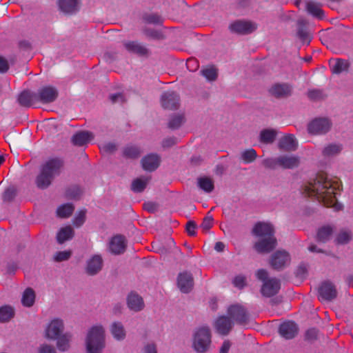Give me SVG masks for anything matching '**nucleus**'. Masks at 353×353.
Wrapping results in <instances>:
<instances>
[{
    "label": "nucleus",
    "mask_w": 353,
    "mask_h": 353,
    "mask_svg": "<svg viewBox=\"0 0 353 353\" xmlns=\"http://www.w3.org/2000/svg\"><path fill=\"white\" fill-rule=\"evenodd\" d=\"M341 190V182L329 179L326 172L320 171L313 181L303 187L302 194L316 199L325 207L340 211L343 210V205L338 202L336 196Z\"/></svg>",
    "instance_id": "nucleus-1"
},
{
    "label": "nucleus",
    "mask_w": 353,
    "mask_h": 353,
    "mask_svg": "<svg viewBox=\"0 0 353 353\" xmlns=\"http://www.w3.org/2000/svg\"><path fill=\"white\" fill-rule=\"evenodd\" d=\"M252 235L259 239L254 244V250L259 254H268L277 246L274 225L268 222L259 221L255 223L252 230Z\"/></svg>",
    "instance_id": "nucleus-2"
},
{
    "label": "nucleus",
    "mask_w": 353,
    "mask_h": 353,
    "mask_svg": "<svg viewBox=\"0 0 353 353\" xmlns=\"http://www.w3.org/2000/svg\"><path fill=\"white\" fill-rule=\"evenodd\" d=\"M64 166V161L59 157L52 158L43 165L40 174L37 176L36 183L41 189L47 188L56 175L61 173Z\"/></svg>",
    "instance_id": "nucleus-3"
},
{
    "label": "nucleus",
    "mask_w": 353,
    "mask_h": 353,
    "mask_svg": "<svg viewBox=\"0 0 353 353\" xmlns=\"http://www.w3.org/2000/svg\"><path fill=\"white\" fill-rule=\"evenodd\" d=\"M105 346V330L102 326H93L85 340L87 353H102Z\"/></svg>",
    "instance_id": "nucleus-4"
},
{
    "label": "nucleus",
    "mask_w": 353,
    "mask_h": 353,
    "mask_svg": "<svg viewBox=\"0 0 353 353\" xmlns=\"http://www.w3.org/2000/svg\"><path fill=\"white\" fill-rule=\"evenodd\" d=\"M211 331L208 327H199L194 334L193 347L198 353H205L211 344Z\"/></svg>",
    "instance_id": "nucleus-5"
},
{
    "label": "nucleus",
    "mask_w": 353,
    "mask_h": 353,
    "mask_svg": "<svg viewBox=\"0 0 353 353\" xmlns=\"http://www.w3.org/2000/svg\"><path fill=\"white\" fill-rule=\"evenodd\" d=\"M290 261L291 257L289 252L285 250H279L270 256L269 264L273 270L280 271L290 265Z\"/></svg>",
    "instance_id": "nucleus-6"
},
{
    "label": "nucleus",
    "mask_w": 353,
    "mask_h": 353,
    "mask_svg": "<svg viewBox=\"0 0 353 353\" xmlns=\"http://www.w3.org/2000/svg\"><path fill=\"white\" fill-rule=\"evenodd\" d=\"M332 125L331 120L327 118H316L308 124L307 130L312 134H323L330 131Z\"/></svg>",
    "instance_id": "nucleus-7"
},
{
    "label": "nucleus",
    "mask_w": 353,
    "mask_h": 353,
    "mask_svg": "<svg viewBox=\"0 0 353 353\" xmlns=\"http://www.w3.org/2000/svg\"><path fill=\"white\" fill-rule=\"evenodd\" d=\"M228 314L231 320L239 325H246L250 320L246 309L239 304L230 305L228 309Z\"/></svg>",
    "instance_id": "nucleus-8"
},
{
    "label": "nucleus",
    "mask_w": 353,
    "mask_h": 353,
    "mask_svg": "<svg viewBox=\"0 0 353 353\" xmlns=\"http://www.w3.org/2000/svg\"><path fill=\"white\" fill-rule=\"evenodd\" d=\"M319 300L332 301L337 296V290L335 285L329 280L323 281L319 288Z\"/></svg>",
    "instance_id": "nucleus-9"
},
{
    "label": "nucleus",
    "mask_w": 353,
    "mask_h": 353,
    "mask_svg": "<svg viewBox=\"0 0 353 353\" xmlns=\"http://www.w3.org/2000/svg\"><path fill=\"white\" fill-rule=\"evenodd\" d=\"M232 32L237 34H249L256 30V23L246 20H236L230 25Z\"/></svg>",
    "instance_id": "nucleus-10"
},
{
    "label": "nucleus",
    "mask_w": 353,
    "mask_h": 353,
    "mask_svg": "<svg viewBox=\"0 0 353 353\" xmlns=\"http://www.w3.org/2000/svg\"><path fill=\"white\" fill-rule=\"evenodd\" d=\"M292 92V86L287 83H276L269 89V93L276 99L288 98Z\"/></svg>",
    "instance_id": "nucleus-11"
},
{
    "label": "nucleus",
    "mask_w": 353,
    "mask_h": 353,
    "mask_svg": "<svg viewBox=\"0 0 353 353\" xmlns=\"http://www.w3.org/2000/svg\"><path fill=\"white\" fill-rule=\"evenodd\" d=\"M161 105L164 109L171 110H177L179 108V96L174 92H167L161 96Z\"/></svg>",
    "instance_id": "nucleus-12"
},
{
    "label": "nucleus",
    "mask_w": 353,
    "mask_h": 353,
    "mask_svg": "<svg viewBox=\"0 0 353 353\" xmlns=\"http://www.w3.org/2000/svg\"><path fill=\"white\" fill-rule=\"evenodd\" d=\"M280 288V281L276 278H271L263 283L261 292L264 296L272 297L279 292Z\"/></svg>",
    "instance_id": "nucleus-13"
},
{
    "label": "nucleus",
    "mask_w": 353,
    "mask_h": 353,
    "mask_svg": "<svg viewBox=\"0 0 353 353\" xmlns=\"http://www.w3.org/2000/svg\"><path fill=\"white\" fill-rule=\"evenodd\" d=\"M233 326V321L227 316H219L214 323L216 331L223 336L228 335L232 330Z\"/></svg>",
    "instance_id": "nucleus-14"
},
{
    "label": "nucleus",
    "mask_w": 353,
    "mask_h": 353,
    "mask_svg": "<svg viewBox=\"0 0 353 353\" xmlns=\"http://www.w3.org/2000/svg\"><path fill=\"white\" fill-rule=\"evenodd\" d=\"M177 285L182 292L189 293L194 286L192 274L188 272L180 273L177 278Z\"/></svg>",
    "instance_id": "nucleus-15"
},
{
    "label": "nucleus",
    "mask_w": 353,
    "mask_h": 353,
    "mask_svg": "<svg viewBox=\"0 0 353 353\" xmlns=\"http://www.w3.org/2000/svg\"><path fill=\"white\" fill-rule=\"evenodd\" d=\"M127 248L125 237L121 234L114 236L110 242V250L114 254H123Z\"/></svg>",
    "instance_id": "nucleus-16"
},
{
    "label": "nucleus",
    "mask_w": 353,
    "mask_h": 353,
    "mask_svg": "<svg viewBox=\"0 0 353 353\" xmlns=\"http://www.w3.org/2000/svg\"><path fill=\"white\" fill-rule=\"evenodd\" d=\"M38 101L43 103H49L54 101L58 97V91L52 86H46L41 88L38 94Z\"/></svg>",
    "instance_id": "nucleus-17"
},
{
    "label": "nucleus",
    "mask_w": 353,
    "mask_h": 353,
    "mask_svg": "<svg viewBox=\"0 0 353 353\" xmlns=\"http://www.w3.org/2000/svg\"><path fill=\"white\" fill-rule=\"evenodd\" d=\"M161 163V157L157 154H150L141 160L142 168L144 170L153 172L156 170Z\"/></svg>",
    "instance_id": "nucleus-18"
},
{
    "label": "nucleus",
    "mask_w": 353,
    "mask_h": 353,
    "mask_svg": "<svg viewBox=\"0 0 353 353\" xmlns=\"http://www.w3.org/2000/svg\"><path fill=\"white\" fill-rule=\"evenodd\" d=\"M298 143L292 134L281 137L278 143V148L281 151L292 152L297 149Z\"/></svg>",
    "instance_id": "nucleus-19"
},
{
    "label": "nucleus",
    "mask_w": 353,
    "mask_h": 353,
    "mask_svg": "<svg viewBox=\"0 0 353 353\" xmlns=\"http://www.w3.org/2000/svg\"><path fill=\"white\" fill-rule=\"evenodd\" d=\"M127 305L134 312H139L145 307L143 298L137 292L132 291L127 297Z\"/></svg>",
    "instance_id": "nucleus-20"
},
{
    "label": "nucleus",
    "mask_w": 353,
    "mask_h": 353,
    "mask_svg": "<svg viewBox=\"0 0 353 353\" xmlns=\"http://www.w3.org/2000/svg\"><path fill=\"white\" fill-rule=\"evenodd\" d=\"M279 332L283 338L286 339H291L294 338L297 334L298 327L294 323L287 321L281 324Z\"/></svg>",
    "instance_id": "nucleus-21"
},
{
    "label": "nucleus",
    "mask_w": 353,
    "mask_h": 353,
    "mask_svg": "<svg viewBox=\"0 0 353 353\" xmlns=\"http://www.w3.org/2000/svg\"><path fill=\"white\" fill-rule=\"evenodd\" d=\"M20 105L25 108H30L38 101V96L37 93H34L30 90H23L20 93L17 99Z\"/></svg>",
    "instance_id": "nucleus-22"
},
{
    "label": "nucleus",
    "mask_w": 353,
    "mask_h": 353,
    "mask_svg": "<svg viewBox=\"0 0 353 353\" xmlns=\"http://www.w3.org/2000/svg\"><path fill=\"white\" fill-rule=\"evenodd\" d=\"M63 323L61 320H53L46 330V337L55 339L61 335L63 331Z\"/></svg>",
    "instance_id": "nucleus-23"
},
{
    "label": "nucleus",
    "mask_w": 353,
    "mask_h": 353,
    "mask_svg": "<svg viewBox=\"0 0 353 353\" xmlns=\"http://www.w3.org/2000/svg\"><path fill=\"white\" fill-rule=\"evenodd\" d=\"M59 8L61 11L67 14H73L79 10V0H59Z\"/></svg>",
    "instance_id": "nucleus-24"
},
{
    "label": "nucleus",
    "mask_w": 353,
    "mask_h": 353,
    "mask_svg": "<svg viewBox=\"0 0 353 353\" xmlns=\"http://www.w3.org/2000/svg\"><path fill=\"white\" fill-rule=\"evenodd\" d=\"M103 259L99 254L94 255L88 262L86 272L89 275H95L99 272L103 267Z\"/></svg>",
    "instance_id": "nucleus-25"
},
{
    "label": "nucleus",
    "mask_w": 353,
    "mask_h": 353,
    "mask_svg": "<svg viewBox=\"0 0 353 353\" xmlns=\"http://www.w3.org/2000/svg\"><path fill=\"white\" fill-rule=\"evenodd\" d=\"M307 21L305 19H299L297 21V37L303 43L309 44L312 40V37L307 31Z\"/></svg>",
    "instance_id": "nucleus-26"
},
{
    "label": "nucleus",
    "mask_w": 353,
    "mask_h": 353,
    "mask_svg": "<svg viewBox=\"0 0 353 353\" xmlns=\"http://www.w3.org/2000/svg\"><path fill=\"white\" fill-rule=\"evenodd\" d=\"M279 166L283 169H293L299 166L300 159L296 156L279 157Z\"/></svg>",
    "instance_id": "nucleus-27"
},
{
    "label": "nucleus",
    "mask_w": 353,
    "mask_h": 353,
    "mask_svg": "<svg viewBox=\"0 0 353 353\" xmlns=\"http://www.w3.org/2000/svg\"><path fill=\"white\" fill-rule=\"evenodd\" d=\"M93 134L88 131H81L76 133L72 139V141L74 145L78 146H82L88 143L92 139H93Z\"/></svg>",
    "instance_id": "nucleus-28"
},
{
    "label": "nucleus",
    "mask_w": 353,
    "mask_h": 353,
    "mask_svg": "<svg viewBox=\"0 0 353 353\" xmlns=\"http://www.w3.org/2000/svg\"><path fill=\"white\" fill-rule=\"evenodd\" d=\"M124 46L130 52L136 54L140 57H147L149 55L148 49L135 41L125 43Z\"/></svg>",
    "instance_id": "nucleus-29"
},
{
    "label": "nucleus",
    "mask_w": 353,
    "mask_h": 353,
    "mask_svg": "<svg viewBox=\"0 0 353 353\" xmlns=\"http://www.w3.org/2000/svg\"><path fill=\"white\" fill-rule=\"evenodd\" d=\"M83 190L79 185L73 184L65 188V196L70 200L79 201L83 195Z\"/></svg>",
    "instance_id": "nucleus-30"
},
{
    "label": "nucleus",
    "mask_w": 353,
    "mask_h": 353,
    "mask_svg": "<svg viewBox=\"0 0 353 353\" xmlns=\"http://www.w3.org/2000/svg\"><path fill=\"white\" fill-rule=\"evenodd\" d=\"M332 72L335 74H340L348 70L350 63L347 60L342 59H331L329 61Z\"/></svg>",
    "instance_id": "nucleus-31"
},
{
    "label": "nucleus",
    "mask_w": 353,
    "mask_h": 353,
    "mask_svg": "<svg viewBox=\"0 0 353 353\" xmlns=\"http://www.w3.org/2000/svg\"><path fill=\"white\" fill-rule=\"evenodd\" d=\"M334 228L330 225H323L319 228L316 240L318 242L325 243L329 241L333 234Z\"/></svg>",
    "instance_id": "nucleus-32"
},
{
    "label": "nucleus",
    "mask_w": 353,
    "mask_h": 353,
    "mask_svg": "<svg viewBox=\"0 0 353 353\" xmlns=\"http://www.w3.org/2000/svg\"><path fill=\"white\" fill-rule=\"evenodd\" d=\"M74 235V230L70 225L61 228L57 235V240L59 244L72 239Z\"/></svg>",
    "instance_id": "nucleus-33"
},
{
    "label": "nucleus",
    "mask_w": 353,
    "mask_h": 353,
    "mask_svg": "<svg viewBox=\"0 0 353 353\" xmlns=\"http://www.w3.org/2000/svg\"><path fill=\"white\" fill-rule=\"evenodd\" d=\"M110 331L113 336L118 341H122L126 336L125 330L121 322H114L111 325Z\"/></svg>",
    "instance_id": "nucleus-34"
},
{
    "label": "nucleus",
    "mask_w": 353,
    "mask_h": 353,
    "mask_svg": "<svg viewBox=\"0 0 353 353\" xmlns=\"http://www.w3.org/2000/svg\"><path fill=\"white\" fill-rule=\"evenodd\" d=\"M307 11L319 19H323L324 17V11L321 9V5L313 1H308L306 6Z\"/></svg>",
    "instance_id": "nucleus-35"
},
{
    "label": "nucleus",
    "mask_w": 353,
    "mask_h": 353,
    "mask_svg": "<svg viewBox=\"0 0 353 353\" xmlns=\"http://www.w3.org/2000/svg\"><path fill=\"white\" fill-rule=\"evenodd\" d=\"M277 135V132L274 129H264L260 133V141L263 143H272Z\"/></svg>",
    "instance_id": "nucleus-36"
},
{
    "label": "nucleus",
    "mask_w": 353,
    "mask_h": 353,
    "mask_svg": "<svg viewBox=\"0 0 353 353\" xmlns=\"http://www.w3.org/2000/svg\"><path fill=\"white\" fill-rule=\"evenodd\" d=\"M142 154L141 149L137 145H128L123 148V156L126 159H136Z\"/></svg>",
    "instance_id": "nucleus-37"
},
{
    "label": "nucleus",
    "mask_w": 353,
    "mask_h": 353,
    "mask_svg": "<svg viewBox=\"0 0 353 353\" xmlns=\"http://www.w3.org/2000/svg\"><path fill=\"white\" fill-rule=\"evenodd\" d=\"M35 297L36 295L34 290L31 288H26L23 294L22 304L26 307L32 306L35 301Z\"/></svg>",
    "instance_id": "nucleus-38"
},
{
    "label": "nucleus",
    "mask_w": 353,
    "mask_h": 353,
    "mask_svg": "<svg viewBox=\"0 0 353 353\" xmlns=\"http://www.w3.org/2000/svg\"><path fill=\"white\" fill-rule=\"evenodd\" d=\"M72 335L69 333H65L58 336L57 346L60 351L65 352L69 350L70 341L71 340Z\"/></svg>",
    "instance_id": "nucleus-39"
},
{
    "label": "nucleus",
    "mask_w": 353,
    "mask_h": 353,
    "mask_svg": "<svg viewBox=\"0 0 353 353\" xmlns=\"http://www.w3.org/2000/svg\"><path fill=\"white\" fill-rule=\"evenodd\" d=\"M143 21L148 24H154L162 26L163 19L157 13H145L143 14Z\"/></svg>",
    "instance_id": "nucleus-40"
},
{
    "label": "nucleus",
    "mask_w": 353,
    "mask_h": 353,
    "mask_svg": "<svg viewBox=\"0 0 353 353\" xmlns=\"http://www.w3.org/2000/svg\"><path fill=\"white\" fill-rule=\"evenodd\" d=\"M143 32L148 38L154 40H163L165 38L163 32L151 28H143Z\"/></svg>",
    "instance_id": "nucleus-41"
},
{
    "label": "nucleus",
    "mask_w": 353,
    "mask_h": 353,
    "mask_svg": "<svg viewBox=\"0 0 353 353\" xmlns=\"http://www.w3.org/2000/svg\"><path fill=\"white\" fill-rule=\"evenodd\" d=\"M14 311L12 307L5 305L0 307V322L5 323L9 321L14 317Z\"/></svg>",
    "instance_id": "nucleus-42"
},
{
    "label": "nucleus",
    "mask_w": 353,
    "mask_h": 353,
    "mask_svg": "<svg viewBox=\"0 0 353 353\" xmlns=\"http://www.w3.org/2000/svg\"><path fill=\"white\" fill-rule=\"evenodd\" d=\"M200 188L207 192H211L214 188L213 180L208 176L200 177L198 180Z\"/></svg>",
    "instance_id": "nucleus-43"
},
{
    "label": "nucleus",
    "mask_w": 353,
    "mask_h": 353,
    "mask_svg": "<svg viewBox=\"0 0 353 353\" xmlns=\"http://www.w3.org/2000/svg\"><path fill=\"white\" fill-rule=\"evenodd\" d=\"M74 207L71 203H67L61 205L57 210V215L61 218H67L72 215Z\"/></svg>",
    "instance_id": "nucleus-44"
},
{
    "label": "nucleus",
    "mask_w": 353,
    "mask_h": 353,
    "mask_svg": "<svg viewBox=\"0 0 353 353\" xmlns=\"http://www.w3.org/2000/svg\"><path fill=\"white\" fill-rule=\"evenodd\" d=\"M184 121L185 117L183 114H174L168 123V128L172 130L177 129Z\"/></svg>",
    "instance_id": "nucleus-45"
},
{
    "label": "nucleus",
    "mask_w": 353,
    "mask_h": 353,
    "mask_svg": "<svg viewBox=\"0 0 353 353\" xmlns=\"http://www.w3.org/2000/svg\"><path fill=\"white\" fill-rule=\"evenodd\" d=\"M201 74L209 81H215L218 77V70L214 67H210L201 70Z\"/></svg>",
    "instance_id": "nucleus-46"
},
{
    "label": "nucleus",
    "mask_w": 353,
    "mask_h": 353,
    "mask_svg": "<svg viewBox=\"0 0 353 353\" xmlns=\"http://www.w3.org/2000/svg\"><path fill=\"white\" fill-rule=\"evenodd\" d=\"M148 179L143 180L141 179H136L132 184V190L136 192H141L146 188Z\"/></svg>",
    "instance_id": "nucleus-47"
},
{
    "label": "nucleus",
    "mask_w": 353,
    "mask_h": 353,
    "mask_svg": "<svg viewBox=\"0 0 353 353\" xmlns=\"http://www.w3.org/2000/svg\"><path fill=\"white\" fill-rule=\"evenodd\" d=\"M341 150V147L336 144H330L325 147L323 150L324 156H331L339 153Z\"/></svg>",
    "instance_id": "nucleus-48"
},
{
    "label": "nucleus",
    "mask_w": 353,
    "mask_h": 353,
    "mask_svg": "<svg viewBox=\"0 0 353 353\" xmlns=\"http://www.w3.org/2000/svg\"><path fill=\"white\" fill-rule=\"evenodd\" d=\"M241 157L245 163H251L256 159L257 154L255 150L250 149L244 151L241 154Z\"/></svg>",
    "instance_id": "nucleus-49"
},
{
    "label": "nucleus",
    "mask_w": 353,
    "mask_h": 353,
    "mask_svg": "<svg viewBox=\"0 0 353 353\" xmlns=\"http://www.w3.org/2000/svg\"><path fill=\"white\" fill-rule=\"evenodd\" d=\"M307 97L310 100L319 101L325 98L323 91L318 89L310 90L307 92Z\"/></svg>",
    "instance_id": "nucleus-50"
},
{
    "label": "nucleus",
    "mask_w": 353,
    "mask_h": 353,
    "mask_svg": "<svg viewBox=\"0 0 353 353\" xmlns=\"http://www.w3.org/2000/svg\"><path fill=\"white\" fill-rule=\"evenodd\" d=\"M16 194V189L14 187H8L3 193V200L6 202H10L14 199Z\"/></svg>",
    "instance_id": "nucleus-51"
},
{
    "label": "nucleus",
    "mask_w": 353,
    "mask_h": 353,
    "mask_svg": "<svg viewBox=\"0 0 353 353\" xmlns=\"http://www.w3.org/2000/svg\"><path fill=\"white\" fill-rule=\"evenodd\" d=\"M279 157L268 158L262 161V165L268 169L274 170L279 166Z\"/></svg>",
    "instance_id": "nucleus-52"
},
{
    "label": "nucleus",
    "mask_w": 353,
    "mask_h": 353,
    "mask_svg": "<svg viewBox=\"0 0 353 353\" xmlns=\"http://www.w3.org/2000/svg\"><path fill=\"white\" fill-rule=\"evenodd\" d=\"M351 239L350 234L345 231L340 232L337 235L336 241L338 244H346Z\"/></svg>",
    "instance_id": "nucleus-53"
},
{
    "label": "nucleus",
    "mask_w": 353,
    "mask_h": 353,
    "mask_svg": "<svg viewBox=\"0 0 353 353\" xmlns=\"http://www.w3.org/2000/svg\"><path fill=\"white\" fill-rule=\"evenodd\" d=\"M186 66L190 71L194 72L198 70L199 63L196 58L191 57L187 59Z\"/></svg>",
    "instance_id": "nucleus-54"
},
{
    "label": "nucleus",
    "mask_w": 353,
    "mask_h": 353,
    "mask_svg": "<svg viewBox=\"0 0 353 353\" xmlns=\"http://www.w3.org/2000/svg\"><path fill=\"white\" fill-rule=\"evenodd\" d=\"M213 221L214 219L212 216H207L203 219L201 225V228L204 232H208L209 230L213 226Z\"/></svg>",
    "instance_id": "nucleus-55"
},
{
    "label": "nucleus",
    "mask_w": 353,
    "mask_h": 353,
    "mask_svg": "<svg viewBox=\"0 0 353 353\" xmlns=\"http://www.w3.org/2000/svg\"><path fill=\"white\" fill-rule=\"evenodd\" d=\"M71 255H72L71 250L60 251V252H57L54 260L57 262L66 261L70 258Z\"/></svg>",
    "instance_id": "nucleus-56"
},
{
    "label": "nucleus",
    "mask_w": 353,
    "mask_h": 353,
    "mask_svg": "<svg viewBox=\"0 0 353 353\" xmlns=\"http://www.w3.org/2000/svg\"><path fill=\"white\" fill-rule=\"evenodd\" d=\"M86 219V210H81L79 212L78 215L75 217L74 220V224L77 227H80L83 224Z\"/></svg>",
    "instance_id": "nucleus-57"
},
{
    "label": "nucleus",
    "mask_w": 353,
    "mask_h": 353,
    "mask_svg": "<svg viewBox=\"0 0 353 353\" xmlns=\"http://www.w3.org/2000/svg\"><path fill=\"white\" fill-rule=\"evenodd\" d=\"M233 284L235 287L242 289L246 285V278L243 275L236 276Z\"/></svg>",
    "instance_id": "nucleus-58"
},
{
    "label": "nucleus",
    "mask_w": 353,
    "mask_h": 353,
    "mask_svg": "<svg viewBox=\"0 0 353 353\" xmlns=\"http://www.w3.org/2000/svg\"><path fill=\"white\" fill-rule=\"evenodd\" d=\"M196 224L194 221H189L186 223L185 230L188 234L190 236H194L196 234Z\"/></svg>",
    "instance_id": "nucleus-59"
},
{
    "label": "nucleus",
    "mask_w": 353,
    "mask_h": 353,
    "mask_svg": "<svg viewBox=\"0 0 353 353\" xmlns=\"http://www.w3.org/2000/svg\"><path fill=\"white\" fill-rule=\"evenodd\" d=\"M110 100L112 103H116L117 102H121L122 103L125 102V98L123 93H117L110 95Z\"/></svg>",
    "instance_id": "nucleus-60"
},
{
    "label": "nucleus",
    "mask_w": 353,
    "mask_h": 353,
    "mask_svg": "<svg viewBox=\"0 0 353 353\" xmlns=\"http://www.w3.org/2000/svg\"><path fill=\"white\" fill-rule=\"evenodd\" d=\"M10 68L9 63L8 60L0 56V73H6L8 71Z\"/></svg>",
    "instance_id": "nucleus-61"
},
{
    "label": "nucleus",
    "mask_w": 353,
    "mask_h": 353,
    "mask_svg": "<svg viewBox=\"0 0 353 353\" xmlns=\"http://www.w3.org/2000/svg\"><path fill=\"white\" fill-rule=\"evenodd\" d=\"M307 272V268L305 263H301L296 271V276L303 278Z\"/></svg>",
    "instance_id": "nucleus-62"
},
{
    "label": "nucleus",
    "mask_w": 353,
    "mask_h": 353,
    "mask_svg": "<svg viewBox=\"0 0 353 353\" xmlns=\"http://www.w3.org/2000/svg\"><path fill=\"white\" fill-rule=\"evenodd\" d=\"M39 353H57V352L53 346L48 344H43L40 346Z\"/></svg>",
    "instance_id": "nucleus-63"
},
{
    "label": "nucleus",
    "mask_w": 353,
    "mask_h": 353,
    "mask_svg": "<svg viewBox=\"0 0 353 353\" xmlns=\"http://www.w3.org/2000/svg\"><path fill=\"white\" fill-rule=\"evenodd\" d=\"M177 143V139L174 137H168L165 139L162 142V146L163 148H170Z\"/></svg>",
    "instance_id": "nucleus-64"
}]
</instances>
